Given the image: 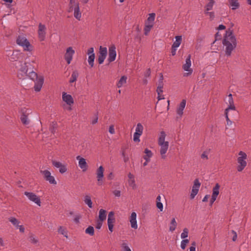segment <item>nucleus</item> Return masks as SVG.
<instances>
[{
  "label": "nucleus",
  "mask_w": 251,
  "mask_h": 251,
  "mask_svg": "<svg viewBox=\"0 0 251 251\" xmlns=\"http://www.w3.org/2000/svg\"><path fill=\"white\" fill-rule=\"evenodd\" d=\"M223 44L226 47V55L230 56L232 51L235 49L237 46L236 38L231 30L229 29L226 31Z\"/></svg>",
  "instance_id": "nucleus-1"
},
{
  "label": "nucleus",
  "mask_w": 251,
  "mask_h": 251,
  "mask_svg": "<svg viewBox=\"0 0 251 251\" xmlns=\"http://www.w3.org/2000/svg\"><path fill=\"white\" fill-rule=\"evenodd\" d=\"M166 134L164 131H162L160 132L158 139V144L159 146L160 153L162 159H165L166 157V153H167L169 143L168 141H165Z\"/></svg>",
  "instance_id": "nucleus-2"
},
{
  "label": "nucleus",
  "mask_w": 251,
  "mask_h": 251,
  "mask_svg": "<svg viewBox=\"0 0 251 251\" xmlns=\"http://www.w3.org/2000/svg\"><path fill=\"white\" fill-rule=\"evenodd\" d=\"M238 156L237 158L238 165L237 169L238 172H241L247 166V163L246 160L247 158V155L245 152L240 151L238 153Z\"/></svg>",
  "instance_id": "nucleus-3"
},
{
  "label": "nucleus",
  "mask_w": 251,
  "mask_h": 251,
  "mask_svg": "<svg viewBox=\"0 0 251 251\" xmlns=\"http://www.w3.org/2000/svg\"><path fill=\"white\" fill-rule=\"evenodd\" d=\"M17 44L22 47L25 51H30L32 50V47L26 37L23 36H19L16 40Z\"/></svg>",
  "instance_id": "nucleus-4"
},
{
  "label": "nucleus",
  "mask_w": 251,
  "mask_h": 251,
  "mask_svg": "<svg viewBox=\"0 0 251 251\" xmlns=\"http://www.w3.org/2000/svg\"><path fill=\"white\" fill-rule=\"evenodd\" d=\"M19 68L18 69V77L20 79H25L27 77L28 66L26 62H19Z\"/></svg>",
  "instance_id": "nucleus-5"
},
{
  "label": "nucleus",
  "mask_w": 251,
  "mask_h": 251,
  "mask_svg": "<svg viewBox=\"0 0 251 251\" xmlns=\"http://www.w3.org/2000/svg\"><path fill=\"white\" fill-rule=\"evenodd\" d=\"M25 195L26 196V197L28 198V199L34 202V203L36 204L38 206H40L41 205V200L40 198L37 196L35 194L32 193V192H24Z\"/></svg>",
  "instance_id": "nucleus-6"
},
{
  "label": "nucleus",
  "mask_w": 251,
  "mask_h": 251,
  "mask_svg": "<svg viewBox=\"0 0 251 251\" xmlns=\"http://www.w3.org/2000/svg\"><path fill=\"white\" fill-rule=\"evenodd\" d=\"M191 66V55L189 54L187 58L185 60V63L183 65L182 68L185 71L187 72V73H185L184 74V76H188L190 75L192 72L193 70L190 68Z\"/></svg>",
  "instance_id": "nucleus-7"
},
{
  "label": "nucleus",
  "mask_w": 251,
  "mask_h": 251,
  "mask_svg": "<svg viewBox=\"0 0 251 251\" xmlns=\"http://www.w3.org/2000/svg\"><path fill=\"white\" fill-rule=\"evenodd\" d=\"M41 173L43 175L44 179L50 184H56V181L54 176L51 175V173L49 171L47 170L41 171Z\"/></svg>",
  "instance_id": "nucleus-8"
},
{
  "label": "nucleus",
  "mask_w": 251,
  "mask_h": 251,
  "mask_svg": "<svg viewBox=\"0 0 251 251\" xmlns=\"http://www.w3.org/2000/svg\"><path fill=\"white\" fill-rule=\"evenodd\" d=\"M104 168L100 166L96 170V176L98 181V185H101L103 183L104 178Z\"/></svg>",
  "instance_id": "nucleus-9"
},
{
  "label": "nucleus",
  "mask_w": 251,
  "mask_h": 251,
  "mask_svg": "<svg viewBox=\"0 0 251 251\" xmlns=\"http://www.w3.org/2000/svg\"><path fill=\"white\" fill-rule=\"evenodd\" d=\"M107 54V50L106 47L100 46L99 54L98 56V61L100 64L103 63Z\"/></svg>",
  "instance_id": "nucleus-10"
},
{
  "label": "nucleus",
  "mask_w": 251,
  "mask_h": 251,
  "mask_svg": "<svg viewBox=\"0 0 251 251\" xmlns=\"http://www.w3.org/2000/svg\"><path fill=\"white\" fill-rule=\"evenodd\" d=\"M47 28L44 25L41 23L39 24L38 35V38L41 41L45 40L46 35Z\"/></svg>",
  "instance_id": "nucleus-11"
},
{
  "label": "nucleus",
  "mask_w": 251,
  "mask_h": 251,
  "mask_svg": "<svg viewBox=\"0 0 251 251\" xmlns=\"http://www.w3.org/2000/svg\"><path fill=\"white\" fill-rule=\"evenodd\" d=\"M201 186V183L198 179H195L194 181V185L192 187V191L190 194L191 199H193L198 194L199 188Z\"/></svg>",
  "instance_id": "nucleus-12"
},
{
  "label": "nucleus",
  "mask_w": 251,
  "mask_h": 251,
  "mask_svg": "<svg viewBox=\"0 0 251 251\" xmlns=\"http://www.w3.org/2000/svg\"><path fill=\"white\" fill-rule=\"evenodd\" d=\"M51 162L53 166L56 168L59 169V171L60 173L64 174L67 172V168L66 164H62L61 162L54 160H52Z\"/></svg>",
  "instance_id": "nucleus-13"
},
{
  "label": "nucleus",
  "mask_w": 251,
  "mask_h": 251,
  "mask_svg": "<svg viewBox=\"0 0 251 251\" xmlns=\"http://www.w3.org/2000/svg\"><path fill=\"white\" fill-rule=\"evenodd\" d=\"M116 47L114 45H111L109 48L108 61L109 62L114 61L116 57Z\"/></svg>",
  "instance_id": "nucleus-14"
},
{
  "label": "nucleus",
  "mask_w": 251,
  "mask_h": 251,
  "mask_svg": "<svg viewBox=\"0 0 251 251\" xmlns=\"http://www.w3.org/2000/svg\"><path fill=\"white\" fill-rule=\"evenodd\" d=\"M75 53V51L73 50V48L70 47L67 49L66 53L65 54V59L66 60L67 64H70L73 59V56Z\"/></svg>",
  "instance_id": "nucleus-15"
},
{
  "label": "nucleus",
  "mask_w": 251,
  "mask_h": 251,
  "mask_svg": "<svg viewBox=\"0 0 251 251\" xmlns=\"http://www.w3.org/2000/svg\"><path fill=\"white\" fill-rule=\"evenodd\" d=\"M115 221L114 217V213L113 211H111L109 213L107 219V225L108 229L111 232L113 231V224Z\"/></svg>",
  "instance_id": "nucleus-16"
},
{
  "label": "nucleus",
  "mask_w": 251,
  "mask_h": 251,
  "mask_svg": "<svg viewBox=\"0 0 251 251\" xmlns=\"http://www.w3.org/2000/svg\"><path fill=\"white\" fill-rule=\"evenodd\" d=\"M76 159L78 161V166L83 172H85L88 169V165L86 159L80 156H76Z\"/></svg>",
  "instance_id": "nucleus-17"
},
{
  "label": "nucleus",
  "mask_w": 251,
  "mask_h": 251,
  "mask_svg": "<svg viewBox=\"0 0 251 251\" xmlns=\"http://www.w3.org/2000/svg\"><path fill=\"white\" fill-rule=\"evenodd\" d=\"M62 100L69 106H71L74 102L72 96L66 92L62 93Z\"/></svg>",
  "instance_id": "nucleus-18"
},
{
  "label": "nucleus",
  "mask_w": 251,
  "mask_h": 251,
  "mask_svg": "<svg viewBox=\"0 0 251 251\" xmlns=\"http://www.w3.org/2000/svg\"><path fill=\"white\" fill-rule=\"evenodd\" d=\"M44 83V78L42 76H39V78L35 82L34 86V90L39 92L41 90Z\"/></svg>",
  "instance_id": "nucleus-19"
},
{
  "label": "nucleus",
  "mask_w": 251,
  "mask_h": 251,
  "mask_svg": "<svg viewBox=\"0 0 251 251\" xmlns=\"http://www.w3.org/2000/svg\"><path fill=\"white\" fill-rule=\"evenodd\" d=\"M23 56V54L19 50L13 51L12 54L9 58V60L11 61H16L20 59Z\"/></svg>",
  "instance_id": "nucleus-20"
},
{
  "label": "nucleus",
  "mask_w": 251,
  "mask_h": 251,
  "mask_svg": "<svg viewBox=\"0 0 251 251\" xmlns=\"http://www.w3.org/2000/svg\"><path fill=\"white\" fill-rule=\"evenodd\" d=\"M128 183L133 189H135L137 188V185L135 183V176L131 173L128 174Z\"/></svg>",
  "instance_id": "nucleus-21"
},
{
  "label": "nucleus",
  "mask_w": 251,
  "mask_h": 251,
  "mask_svg": "<svg viewBox=\"0 0 251 251\" xmlns=\"http://www.w3.org/2000/svg\"><path fill=\"white\" fill-rule=\"evenodd\" d=\"M186 101L185 100H183L176 109V113L180 117H181L183 113V110L186 106Z\"/></svg>",
  "instance_id": "nucleus-22"
},
{
  "label": "nucleus",
  "mask_w": 251,
  "mask_h": 251,
  "mask_svg": "<svg viewBox=\"0 0 251 251\" xmlns=\"http://www.w3.org/2000/svg\"><path fill=\"white\" fill-rule=\"evenodd\" d=\"M137 215L135 212H132L130 217V223L131 224V226L132 228L134 229H137L138 227V225L137 223L136 220Z\"/></svg>",
  "instance_id": "nucleus-23"
},
{
  "label": "nucleus",
  "mask_w": 251,
  "mask_h": 251,
  "mask_svg": "<svg viewBox=\"0 0 251 251\" xmlns=\"http://www.w3.org/2000/svg\"><path fill=\"white\" fill-rule=\"evenodd\" d=\"M228 102L229 105H228V106L227 107V108H226V109L225 110L226 113H228L229 110H235V106H234V101H233V100L232 98V94H229L228 96Z\"/></svg>",
  "instance_id": "nucleus-24"
},
{
  "label": "nucleus",
  "mask_w": 251,
  "mask_h": 251,
  "mask_svg": "<svg viewBox=\"0 0 251 251\" xmlns=\"http://www.w3.org/2000/svg\"><path fill=\"white\" fill-rule=\"evenodd\" d=\"M74 11V17L78 20L80 21L81 18V13L80 12L79 6L78 3H75V7L73 8Z\"/></svg>",
  "instance_id": "nucleus-25"
},
{
  "label": "nucleus",
  "mask_w": 251,
  "mask_h": 251,
  "mask_svg": "<svg viewBox=\"0 0 251 251\" xmlns=\"http://www.w3.org/2000/svg\"><path fill=\"white\" fill-rule=\"evenodd\" d=\"M23 115L21 116V120L22 123L25 125H27L29 123V120L26 115L27 110L23 109Z\"/></svg>",
  "instance_id": "nucleus-26"
},
{
  "label": "nucleus",
  "mask_w": 251,
  "mask_h": 251,
  "mask_svg": "<svg viewBox=\"0 0 251 251\" xmlns=\"http://www.w3.org/2000/svg\"><path fill=\"white\" fill-rule=\"evenodd\" d=\"M220 187V185L218 183H216L215 186L213 188L211 197L217 199V197L219 194Z\"/></svg>",
  "instance_id": "nucleus-27"
},
{
  "label": "nucleus",
  "mask_w": 251,
  "mask_h": 251,
  "mask_svg": "<svg viewBox=\"0 0 251 251\" xmlns=\"http://www.w3.org/2000/svg\"><path fill=\"white\" fill-rule=\"evenodd\" d=\"M230 7L232 10H235L239 7V3L238 0H228Z\"/></svg>",
  "instance_id": "nucleus-28"
},
{
  "label": "nucleus",
  "mask_w": 251,
  "mask_h": 251,
  "mask_svg": "<svg viewBox=\"0 0 251 251\" xmlns=\"http://www.w3.org/2000/svg\"><path fill=\"white\" fill-rule=\"evenodd\" d=\"M127 76L126 75L122 76L120 80L117 83V86L118 88L122 87L124 85L126 84V83Z\"/></svg>",
  "instance_id": "nucleus-29"
},
{
  "label": "nucleus",
  "mask_w": 251,
  "mask_h": 251,
  "mask_svg": "<svg viewBox=\"0 0 251 251\" xmlns=\"http://www.w3.org/2000/svg\"><path fill=\"white\" fill-rule=\"evenodd\" d=\"M84 203L88 205L89 208H92V201H91V198L90 195H86L84 197Z\"/></svg>",
  "instance_id": "nucleus-30"
},
{
  "label": "nucleus",
  "mask_w": 251,
  "mask_h": 251,
  "mask_svg": "<svg viewBox=\"0 0 251 251\" xmlns=\"http://www.w3.org/2000/svg\"><path fill=\"white\" fill-rule=\"evenodd\" d=\"M106 210L100 209L99 211V219L100 221H103L106 219Z\"/></svg>",
  "instance_id": "nucleus-31"
},
{
  "label": "nucleus",
  "mask_w": 251,
  "mask_h": 251,
  "mask_svg": "<svg viewBox=\"0 0 251 251\" xmlns=\"http://www.w3.org/2000/svg\"><path fill=\"white\" fill-rule=\"evenodd\" d=\"M155 14L154 13H151L149 15V17L145 23L154 25V22L155 20Z\"/></svg>",
  "instance_id": "nucleus-32"
},
{
  "label": "nucleus",
  "mask_w": 251,
  "mask_h": 251,
  "mask_svg": "<svg viewBox=\"0 0 251 251\" xmlns=\"http://www.w3.org/2000/svg\"><path fill=\"white\" fill-rule=\"evenodd\" d=\"M207 3L206 4L205 8V11H209L212 9L213 5L215 3L214 0H207Z\"/></svg>",
  "instance_id": "nucleus-33"
},
{
  "label": "nucleus",
  "mask_w": 251,
  "mask_h": 251,
  "mask_svg": "<svg viewBox=\"0 0 251 251\" xmlns=\"http://www.w3.org/2000/svg\"><path fill=\"white\" fill-rule=\"evenodd\" d=\"M175 38L176 41L173 43L172 47L177 48L181 43L182 38L181 36H176Z\"/></svg>",
  "instance_id": "nucleus-34"
},
{
  "label": "nucleus",
  "mask_w": 251,
  "mask_h": 251,
  "mask_svg": "<svg viewBox=\"0 0 251 251\" xmlns=\"http://www.w3.org/2000/svg\"><path fill=\"white\" fill-rule=\"evenodd\" d=\"M58 232L59 233L64 235L66 238H68V232L64 227L59 226L58 228Z\"/></svg>",
  "instance_id": "nucleus-35"
},
{
  "label": "nucleus",
  "mask_w": 251,
  "mask_h": 251,
  "mask_svg": "<svg viewBox=\"0 0 251 251\" xmlns=\"http://www.w3.org/2000/svg\"><path fill=\"white\" fill-rule=\"evenodd\" d=\"M78 75H79V74L77 71L75 70V71H73L72 74L69 82L70 83H73V82H75L76 80V79L78 76Z\"/></svg>",
  "instance_id": "nucleus-36"
},
{
  "label": "nucleus",
  "mask_w": 251,
  "mask_h": 251,
  "mask_svg": "<svg viewBox=\"0 0 251 251\" xmlns=\"http://www.w3.org/2000/svg\"><path fill=\"white\" fill-rule=\"evenodd\" d=\"M30 79H32L33 81H36L39 78L37 75V74L35 72L32 71L30 72L28 74H27V75Z\"/></svg>",
  "instance_id": "nucleus-37"
},
{
  "label": "nucleus",
  "mask_w": 251,
  "mask_h": 251,
  "mask_svg": "<svg viewBox=\"0 0 251 251\" xmlns=\"http://www.w3.org/2000/svg\"><path fill=\"white\" fill-rule=\"evenodd\" d=\"M143 129L144 127L142 124L141 123H138L135 128V132L134 133H137L139 135H141L143 133Z\"/></svg>",
  "instance_id": "nucleus-38"
},
{
  "label": "nucleus",
  "mask_w": 251,
  "mask_h": 251,
  "mask_svg": "<svg viewBox=\"0 0 251 251\" xmlns=\"http://www.w3.org/2000/svg\"><path fill=\"white\" fill-rule=\"evenodd\" d=\"M177 223L175 218H173L171 220L170 226L169 227V230L171 232L174 231L176 227Z\"/></svg>",
  "instance_id": "nucleus-39"
},
{
  "label": "nucleus",
  "mask_w": 251,
  "mask_h": 251,
  "mask_svg": "<svg viewBox=\"0 0 251 251\" xmlns=\"http://www.w3.org/2000/svg\"><path fill=\"white\" fill-rule=\"evenodd\" d=\"M153 26V25L145 23L144 30V34L146 35H147L149 34V33L151 31V29L152 28Z\"/></svg>",
  "instance_id": "nucleus-40"
},
{
  "label": "nucleus",
  "mask_w": 251,
  "mask_h": 251,
  "mask_svg": "<svg viewBox=\"0 0 251 251\" xmlns=\"http://www.w3.org/2000/svg\"><path fill=\"white\" fill-rule=\"evenodd\" d=\"M144 152L146 154L144 156V159H150V158L152 156V153L151 151L148 149H146Z\"/></svg>",
  "instance_id": "nucleus-41"
},
{
  "label": "nucleus",
  "mask_w": 251,
  "mask_h": 251,
  "mask_svg": "<svg viewBox=\"0 0 251 251\" xmlns=\"http://www.w3.org/2000/svg\"><path fill=\"white\" fill-rule=\"evenodd\" d=\"M8 220L16 227L19 226L20 222L16 218L11 217Z\"/></svg>",
  "instance_id": "nucleus-42"
},
{
  "label": "nucleus",
  "mask_w": 251,
  "mask_h": 251,
  "mask_svg": "<svg viewBox=\"0 0 251 251\" xmlns=\"http://www.w3.org/2000/svg\"><path fill=\"white\" fill-rule=\"evenodd\" d=\"M189 230L187 228H184L183 229V232L180 235L181 238L182 239H186L188 236Z\"/></svg>",
  "instance_id": "nucleus-43"
},
{
  "label": "nucleus",
  "mask_w": 251,
  "mask_h": 251,
  "mask_svg": "<svg viewBox=\"0 0 251 251\" xmlns=\"http://www.w3.org/2000/svg\"><path fill=\"white\" fill-rule=\"evenodd\" d=\"M85 233L88 234L91 236L94 234V228L92 226H89L85 230Z\"/></svg>",
  "instance_id": "nucleus-44"
},
{
  "label": "nucleus",
  "mask_w": 251,
  "mask_h": 251,
  "mask_svg": "<svg viewBox=\"0 0 251 251\" xmlns=\"http://www.w3.org/2000/svg\"><path fill=\"white\" fill-rule=\"evenodd\" d=\"M163 82H159L158 86L156 89V92L157 93L158 95H160L163 92Z\"/></svg>",
  "instance_id": "nucleus-45"
},
{
  "label": "nucleus",
  "mask_w": 251,
  "mask_h": 251,
  "mask_svg": "<svg viewBox=\"0 0 251 251\" xmlns=\"http://www.w3.org/2000/svg\"><path fill=\"white\" fill-rule=\"evenodd\" d=\"M95 58V55L92 54L88 56V62L91 67L94 66V62Z\"/></svg>",
  "instance_id": "nucleus-46"
},
{
  "label": "nucleus",
  "mask_w": 251,
  "mask_h": 251,
  "mask_svg": "<svg viewBox=\"0 0 251 251\" xmlns=\"http://www.w3.org/2000/svg\"><path fill=\"white\" fill-rule=\"evenodd\" d=\"M29 241L33 244H36L37 243H38L39 242V240L37 238H36L35 237V236L33 235V234H31L29 237Z\"/></svg>",
  "instance_id": "nucleus-47"
},
{
  "label": "nucleus",
  "mask_w": 251,
  "mask_h": 251,
  "mask_svg": "<svg viewBox=\"0 0 251 251\" xmlns=\"http://www.w3.org/2000/svg\"><path fill=\"white\" fill-rule=\"evenodd\" d=\"M189 242V240L188 239H183L180 244V247L182 250H184L186 248L187 244Z\"/></svg>",
  "instance_id": "nucleus-48"
},
{
  "label": "nucleus",
  "mask_w": 251,
  "mask_h": 251,
  "mask_svg": "<svg viewBox=\"0 0 251 251\" xmlns=\"http://www.w3.org/2000/svg\"><path fill=\"white\" fill-rule=\"evenodd\" d=\"M122 251H131L130 248L128 246L126 242H123L121 245Z\"/></svg>",
  "instance_id": "nucleus-49"
},
{
  "label": "nucleus",
  "mask_w": 251,
  "mask_h": 251,
  "mask_svg": "<svg viewBox=\"0 0 251 251\" xmlns=\"http://www.w3.org/2000/svg\"><path fill=\"white\" fill-rule=\"evenodd\" d=\"M75 3H78L76 2L75 0H70V7L69 12H71L73 10V6L75 7Z\"/></svg>",
  "instance_id": "nucleus-50"
},
{
  "label": "nucleus",
  "mask_w": 251,
  "mask_h": 251,
  "mask_svg": "<svg viewBox=\"0 0 251 251\" xmlns=\"http://www.w3.org/2000/svg\"><path fill=\"white\" fill-rule=\"evenodd\" d=\"M141 135H139L137 133H134L133 134V141L135 142H140V136Z\"/></svg>",
  "instance_id": "nucleus-51"
},
{
  "label": "nucleus",
  "mask_w": 251,
  "mask_h": 251,
  "mask_svg": "<svg viewBox=\"0 0 251 251\" xmlns=\"http://www.w3.org/2000/svg\"><path fill=\"white\" fill-rule=\"evenodd\" d=\"M225 115H226V123H227V125L228 126H230L232 125V122L231 121H230L228 118V113H226L225 112Z\"/></svg>",
  "instance_id": "nucleus-52"
},
{
  "label": "nucleus",
  "mask_w": 251,
  "mask_h": 251,
  "mask_svg": "<svg viewBox=\"0 0 251 251\" xmlns=\"http://www.w3.org/2000/svg\"><path fill=\"white\" fill-rule=\"evenodd\" d=\"M98 120V114L97 113L95 115V118L92 120L91 124L92 125H95L97 123Z\"/></svg>",
  "instance_id": "nucleus-53"
},
{
  "label": "nucleus",
  "mask_w": 251,
  "mask_h": 251,
  "mask_svg": "<svg viewBox=\"0 0 251 251\" xmlns=\"http://www.w3.org/2000/svg\"><path fill=\"white\" fill-rule=\"evenodd\" d=\"M208 152L207 151H204L201 155V158L202 159H205L207 160L208 159Z\"/></svg>",
  "instance_id": "nucleus-54"
},
{
  "label": "nucleus",
  "mask_w": 251,
  "mask_h": 251,
  "mask_svg": "<svg viewBox=\"0 0 251 251\" xmlns=\"http://www.w3.org/2000/svg\"><path fill=\"white\" fill-rule=\"evenodd\" d=\"M156 206L159 209L160 211H163V205L162 202L160 201L156 202Z\"/></svg>",
  "instance_id": "nucleus-55"
},
{
  "label": "nucleus",
  "mask_w": 251,
  "mask_h": 251,
  "mask_svg": "<svg viewBox=\"0 0 251 251\" xmlns=\"http://www.w3.org/2000/svg\"><path fill=\"white\" fill-rule=\"evenodd\" d=\"M151 69H147V70L144 73V78H147L150 77V76L151 75Z\"/></svg>",
  "instance_id": "nucleus-56"
},
{
  "label": "nucleus",
  "mask_w": 251,
  "mask_h": 251,
  "mask_svg": "<svg viewBox=\"0 0 251 251\" xmlns=\"http://www.w3.org/2000/svg\"><path fill=\"white\" fill-rule=\"evenodd\" d=\"M94 51V48L91 47L88 50L87 53L89 56L90 55H92V54L95 55Z\"/></svg>",
  "instance_id": "nucleus-57"
},
{
  "label": "nucleus",
  "mask_w": 251,
  "mask_h": 251,
  "mask_svg": "<svg viewBox=\"0 0 251 251\" xmlns=\"http://www.w3.org/2000/svg\"><path fill=\"white\" fill-rule=\"evenodd\" d=\"M102 222L103 221H101L99 220L97 222L96 226V228L97 229H100L101 227V226L102 225Z\"/></svg>",
  "instance_id": "nucleus-58"
},
{
  "label": "nucleus",
  "mask_w": 251,
  "mask_h": 251,
  "mask_svg": "<svg viewBox=\"0 0 251 251\" xmlns=\"http://www.w3.org/2000/svg\"><path fill=\"white\" fill-rule=\"evenodd\" d=\"M113 194L116 197H120L121 196V191L120 190H114L113 191Z\"/></svg>",
  "instance_id": "nucleus-59"
},
{
  "label": "nucleus",
  "mask_w": 251,
  "mask_h": 251,
  "mask_svg": "<svg viewBox=\"0 0 251 251\" xmlns=\"http://www.w3.org/2000/svg\"><path fill=\"white\" fill-rule=\"evenodd\" d=\"M108 131H109V133L112 134H113L115 133V129H114L113 125H111L109 126Z\"/></svg>",
  "instance_id": "nucleus-60"
},
{
  "label": "nucleus",
  "mask_w": 251,
  "mask_h": 251,
  "mask_svg": "<svg viewBox=\"0 0 251 251\" xmlns=\"http://www.w3.org/2000/svg\"><path fill=\"white\" fill-rule=\"evenodd\" d=\"M205 14L209 16L210 18L212 19L214 17V13L213 12L205 11Z\"/></svg>",
  "instance_id": "nucleus-61"
},
{
  "label": "nucleus",
  "mask_w": 251,
  "mask_h": 251,
  "mask_svg": "<svg viewBox=\"0 0 251 251\" xmlns=\"http://www.w3.org/2000/svg\"><path fill=\"white\" fill-rule=\"evenodd\" d=\"M231 232L233 234V236L232 237V241H235L236 240L237 237V233L234 230H232Z\"/></svg>",
  "instance_id": "nucleus-62"
},
{
  "label": "nucleus",
  "mask_w": 251,
  "mask_h": 251,
  "mask_svg": "<svg viewBox=\"0 0 251 251\" xmlns=\"http://www.w3.org/2000/svg\"><path fill=\"white\" fill-rule=\"evenodd\" d=\"M190 251H196V243L193 242L192 244V246L190 248Z\"/></svg>",
  "instance_id": "nucleus-63"
},
{
  "label": "nucleus",
  "mask_w": 251,
  "mask_h": 251,
  "mask_svg": "<svg viewBox=\"0 0 251 251\" xmlns=\"http://www.w3.org/2000/svg\"><path fill=\"white\" fill-rule=\"evenodd\" d=\"M17 228L19 229V230L21 232H25V228L23 226H19L17 227Z\"/></svg>",
  "instance_id": "nucleus-64"
}]
</instances>
